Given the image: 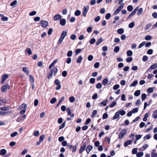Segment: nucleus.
Segmentation results:
<instances>
[{
    "mask_svg": "<svg viewBox=\"0 0 157 157\" xmlns=\"http://www.w3.org/2000/svg\"><path fill=\"white\" fill-rule=\"evenodd\" d=\"M10 88V86L7 83L6 84L1 87V91L2 92H5L6 91L7 89H9Z\"/></svg>",
    "mask_w": 157,
    "mask_h": 157,
    "instance_id": "f257e3e1",
    "label": "nucleus"
},
{
    "mask_svg": "<svg viewBox=\"0 0 157 157\" xmlns=\"http://www.w3.org/2000/svg\"><path fill=\"white\" fill-rule=\"evenodd\" d=\"M54 84L56 85L57 86L56 88L57 90H59L61 89V86L60 84V82L58 79H56L54 82Z\"/></svg>",
    "mask_w": 157,
    "mask_h": 157,
    "instance_id": "f03ea898",
    "label": "nucleus"
},
{
    "mask_svg": "<svg viewBox=\"0 0 157 157\" xmlns=\"http://www.w3.org/2000/svg\"><path fill=\"white\" fill-rule=\"evenodd\" d=\"M9 78L8 75L7 74H5L2 76L1 81L0 83L2 84L4 83L6 79Z\"/></svg>",
    "mask_w": 157,
    "mask_h": 157,
    "instance_id": "7ed1b4c3",
    "label": "nucleus"
},
{
    "mask_svg": "<svg viewBox=\"0 0 157 157\" xmlns=\"http://www.w3.org/2000/svg\"><path fill=\"white\" fill-rule=\"evenodd\" d=\"M50 72L51 73L53 74H54V76H55L56 75V73L58 71V69L57 67H56L55 66L53 67L52 68H51V69H50Z\"/></svg>",
    "mask_w": 157,
    "mask_h": 157,
    "instance_id": "20e7f679",
    "label": "nucleus"
},
{
    "mask_svg": "<svg viewBox=\"0 0 157 157\" xmlns=\"http://www.w3.org/2000/svg\"><path fill=\"white\" fill-rule=\"evenodd\" d=\"M127 132L126 130L125 129H123L122 130L120 133V134L119 136V138L121 139L126 134Z\"/></svg>",
    "mask_w": 157,
    "mask_h": 157,
    "instance_id": "39448f33",
    "label": "nucleus"
},
{
    "mask_svg": "<svg viewBox=\"0 0 157 157\" xmlns=\"http://www.w3.org/2000/svg\"><path fill=\"white\" fill-rule=\"evenodd\" d=\"M40 24L41 25V26L43 28H46L48 25V22L44 20L41 21L40 22Z\"/></svg>",
    "mask_w": 157,
    "mask_h": 157,
    "instance_id": "423d86ee",
    "label": "nucleus"
},
{
    "mask_svg": "<svg viewBox=\"0 0 157 157\" xmlns=\"http://www.w3.org/2000/svg\"><path fill=\"white\" fill-rule=\"evenodd\" d=\"M89 7L88 6L86 7L84 6L83 8V11H82V15L83 16L86 17V14L89 10Z\"/></svg>",
    "mask_w": 157,
    "mask_h": 157,
    "instance_id": "0eeeda50",
    "label": "nucleus"
},
{
    "mask_svg": "<svg viewBox=\"0 0 157 157\" xmlns=\"http://www.w3.org/2000/svg\"><path fill=\"white\" fill-rule=\"evenodd\" d=\"M86 146V142H84L83 145L81 147L79 150V153L81 154L84 151Z\"/></svg>",
    "mask_w": 157,
    "mask_h": 157,
    "instance_id": "6e6552de",
    "label": "nucleus"
},
{
    "mask_svg": "<svg viewBox=\"0 0 157 157\" xmlns=\"http://www.w3.org/2000/svg\"><path fill=\"white\" fill-rule=\"evenodd\" d=\"M138 8V7H137L130 14V15L128 17L127 20L130 19L131 17L135 15V14L136 13L137 11Z\"/></svg>",
    "mask_w": 157,
    "mask_h": 157,
    "instance_id": "1a4fd4ad",
    "label": "nucleus"
},
{
    "mask_svg": "<svg viewBox=\"0 0 157 157\" xmlns=\"http://www.w3.org/2000/svg\"><path fill=\"white\" fill-rule=\"evenodd\" d=\"M61 18L62 17L61 15L56 14L53 17V19L54 21H56L57 20H61Z\"/></svg>",
    "mask_w": 157,
    "mask_h": 157,
    "instance_id": "9d476101",
    "label": "nucleus"
},
{
    "mask_svg": "<svg viewBox=\"0 0 157 157\" xmlns=\"http://www.w3.org/2000/svg\"><path fill=\"white\" fill-rule=\"evenodd\" d=\"M93 148V147L92 146L89 145H88L86 149V151L88 153Z\"/></svg>",
    "mask_w": 157,
    "mask_h": 157,
    "instance_id": "9b49d317",
    "label": "nucleus"
},
{
    "mask_svg": "<svg viewBox=\"0 0 157 157\" xmlns=\"http://www.w3.org/2000/svg\"><path fill=\"white\" fill-rule=\"evenodd\" d=\"M7 153L6 150L5 149H2L0 150V155H3Z\"/></svg>",
    "mask_w": 157,
    "mask_h": 157,
    "instance_id": "f8f14e48",
    "label": "nucleus"
},
{
    "mask_svg": "<svg viewBox=\"0 0 157 157\" xmlns=\"http://www.w3.org/2000/svg\"><path fill=\"white\" fill-rule=\"evenodd\" d=\"M117 98H116L115 100L113 101L112 103L110 104L109 107L110 108H113L117 104V102L116 101H117Z\"/></svg>",
    "mask_w": 157,
    "mask_h": 157,
    "instance_id": "ddd939ff",
    "label": "nucleus"
},
{
    "mask_svg": "<svg viewBox=\"0 0 157 157\" xmlns=\"http://www.w3.org/2000/svg\"><path fill=\"white\" fill-rule=\"evenodd\" d=\"M66 23V21L65 19H61L60 21V24L62 26H64L65 25Z\"/></svg>",
    "mask_w": 157,
    "mask_h": 157,
    "instance_id": "4468645a",
    "label": "nucleus"
},
{
    "mask_svg": "<svg viewBox=\"0 0 157 157\" xmlns=\"http://www.w3.org/2000/svg\"><path fill=\"white\" fill-rule=\"evenodd\" d=\"M108 100L106 99L105 101H102L101 102L99 105H101V106H105L106 105V104L108 102Z\"/></svg>",
    "mask_w": 157,
    "mask_h": 157,
    "instance_id": "2eb2a0df",
    "label": "nucleus"
},
{
    "mask_svg": "<svg viewBox=\"0 0 157 157\" xmlns=\"http://www.w3.org/2000/svg\"><path fill=\"white\" fill-rule=\"evenodd\" d=\"M137 10V15L138 16H139L142 13L143 9L142 8H140Z\"/></svg>",
    "mask_w": 157,
    "mask_h": 157,
    "instance_id": "dca6fc26",
    "label": "nucleus"
},
{
    "mask_svg": "<svg viewBox=\"0 0 157 157\" xmlns=\"http://www.w3.org/2000/svg\"><path fill=\"white\" fill-rule=\"evenodd\" d=\"M10 107L9 106H5L2 107L0 108V109L2 111L8 110L10 109Z\"/></svg>",
    "mask_w": 157,
    "mask_h": 157,
    "instance_id": "f3484780",
    "label": "nucleus"
},
{
    "mask_svg": "<svg viewBox=\"0 0 157 157\" xmlns=\"http://www.w3.org/2000/svg\"><path fill=\"white\" fill-rule=\"evenodd\" d=\"M23 71L27 75H28L29 74V72L28 70L27 67H24L22 68Z\"/></svg>",
    "mask_w": 157,
    "mask_h": 157,
    "instance_id": "a211bd4d",
    "label": "nucleus"
},
{
    "mask_svg": "<svg viewBox=\"0 0 157 157\" xmlns=\"http://www.w3.org/2000/svg\"><path fill=\"white\" fill-rule=\"evenodd\" d=\"M57 60L56 59L54 60L49 66V68L51 69L52 67L54 66V65L57 62Z\"/></svg>",
    "mask_w": 157,
    "mask_h": 157,
    "instance_id": "6ab92c4d",
    "label": "nucleus"
},
{
    "mask_svg": "<svg viewBox=\"0 0 157 157\" xmlns=\"http://www.w3.org/2000/svg\"><path fill=\"white\" fill-rule=\"evenodd\" d=\"M67 34V32L65 31H63L62 32L60 37H61L64 39L65 36H66Z\"/></svg>",
    "mask_w": 157,
    "mask_h": 157,
    "instance_id": "aec40b11",
    "label": "nucleus"
},
{
    "mask_svg": "<svg viewBox=\"0 0 157 157\" xmlns=\"http://www.w3.org/2000/svg\"><path fill=\"white\" fill-rule=\"evenodd\" d=\"M140 94V90H136L134 93V95L135 96L137 97L139 96Z\"/></svg>",
    "mask_w": 157,
    "mask_h": 157,
    "instance_id": "412c9836",
    "label": "nucleus"
},
{
    "mask_svg": "<svg viewBox=\"0 0 157 157\" xmlns=\"http://www.w3.org/2000/svg\"><path fill=\"white\" fill-rule=\"evenodd\" d=\"M131 144V141L130 140H128L125 142L124 143V146L125 147H127L128 145Z\"/></svg>",
    "mask_w": 157,
    "mask_h": 157,
    "instance_id": "4be33fe9",
    "label": "nucleus"
},
{
    "mask_svg": "<svg viewBox=\"0 0 157 157\" xmlns=\"http://www.w3.org/2000/svg\"><path fill=\"white\" fill-rule=\"evenodd\" d=\"M119 112H117L114 116H113V119L115 120L117 118H118L119 117Z\"/></svg>",
    "mask_w": 157,
    "mask_h": 157,
    "instance_id": "5701e85b",
    "label": "nucleus"
},
{
    "mask_svg": "<svg viewBox=\"0 0 157 157\" xmlns=\"http://www.w3.org/2000/svg\"><path fill=\"white\" fill-rule=\"evenodd\" d=\"M152 116L155 119L157 118V109L153 111Z\"/></svg>",
    "mask_w": 157,
    "mask_h": 157,
    "instance_id": "b1692460",
    "label": "nucleus"
},
{
    "mask_svg": "<svg viewBox=\"0 0 157 157\" xmlns=\"http://www.w3.org/2000/svg\"><path fill=\"white\" fill-rule=\"evenodd\" d=\"M138 83V81L136 80L133 81L132 83L130 85V87L134 86Z\"/></svg>",
    "mask_w": 157,
    "mask_h": 157,
    "instance_id": "393cba45",
    "label": "nucleus"
},
{
    "mask_svg": "<svg viewBox=\"0 0 157 157\" xmlns=\"http://www.w3.org/2000/svg\"><path fill=\"white\" fill-rule=\"evenodd\" d=\"M117 33L120 34H123L124 32V30L122 28H120L117 30Z\"/></svg>",
    "mask_w": 157,
    "mask_h": 157,
    "instance_id": "a878e982",
    "label": "nucleus"
},
{
    "mask_svg": "<svg viewBox=\"0 0 157 157\" xmlns=\"http://www.w3.org/2000/svg\"><path fill=\"white\" fill-rule=\"evenodd\" d=\"M151 26V24L150 23H149L146 25L144 27V30H145L149 29Z\"/></svg>",
    "mask_w": 157,
    "mask_h": 157,
    "instance_id": "bb28decb",
    "label": "nucleus"
},
{
    "mask_svg": "<svg viewBox=\"0 0 157 157\" xmlns=\"http://www.w3.org/2000/svg\"><path fill=\"white\" fill-rule=\"evenodd\" d=\"M108 79L107 78H104L102 81V84L104 85H107L108 82Z\"/></svg>",
    "mask_w": 157,
    "mask_h": 157,
    "instance_id": "cd10ccee",
    "label": "nucleus"
},
{
    "mask_svg": "<svg viewBox=\"0 0 157 157\" xmlns=\"http://www.w3.org/2000/svg\"><path fill=\"white\" fill-rule=\"evenodd\" d=\"M126 54L128 56H130L132 55L133 53L131 50H129L127 51Z\"/></svg>",
    "mask_w": 157,
    "mask_h": 157,
    "instance_id": "c85d7f7f",
    "label": "nucleus"
},
{
    "mask_svg": "<svg viewBox=\"0 0 157 157\" xmlns=\"http://www.w3.org/2000/svg\"><path fill=\"white\" fill-rule=\"evenodd\" d=\"M133 9V7L132 5H128L127 7V10L129 12L132 11Z\"/></svg>",
    "mask_w": 157,
    "mask_h": 157,
    "instance_id": "c756f323",
    "label": "nucleus"
},
{
    "mask_svg": "<svg viewBox=\"0 0 157 157\" xmlns=\"http://www.w3.org/2000/svg\"><path fill=\"white\" fill-rule=\"evenodd\" d=\"M157 67V63H155L151 65L150 67V68L152 70L155 69Z\"/></svg>",
    "mask_w": 157,
    "mask_h": 157,
    "instance_id": "7c9ffc66",
    "label": "nucleus"
},
{
    "mask_svg": "<svg viewBox=\"0 0 157 157\" xmlns=\"http://www.w3.org/2000/svg\"><path fill=\"white\" fill-rule=\"evenodd\" d=\"M25 51L27 52L29 55H30L32 54V52L30 48H28L25 49Z\"/></svg>",
    "mask_w": 157,
    "mask_h": 157,
    "instance_id": "2f4dec72",
    "label": "nucleus"
},
{
    "mask_svg": "<svg viewBox=\"0 0 157 157\" xmlns=\"http://www.w3.org/2000/svg\"><path fill=\"white\" fill-rule=\"evenodd\" d=\"M82 59V57L81 56H79L77 59V62L78 63H80L81 62Z\"/></svg>",
    "mask_w": 157,
    "mask_h": 157,
    "instance_id": "473e14b6",
    "label": "nucleus"
},
{
    "mask_svg": "<svg viewBox=\"0 0 157 157\" xmlns=\"http://www.w3.org/2000/svg\"><path fill=\"white\" fill-rule=\"evenodd\" d=\"M27 105L26 104L23 103L19 107L20 109H25V108L26 107Z\"/></svg>",
    "mask_w": 157,
    "mask_h": 157,
    "instance_id": "72a5a7b5",
    "label": "nucleus"
},
{
    "mask_svg": "<svg viewBox=\"0 0 157 157\" xmlns=\"http://www.w3.org/2000/svg\"><path fill=\"white\" fill-rule=\"evenodd\" d=\"M150 135L149 134H147L143 138L144 140L145 141L147 139H149L150 138Z\"/></svg>",
    "mask_w": 157,
    "mask_h": 157,
    "instance_id": "f704fd0d",
    "label": "nucleus"
},
{
    "mask_svg": "<svg viewBox=\"0 0 157 157\" xmlns=\"http://www.w3.org/2000/svg\"><path fill=\"white\" fill-rule=\"evenodd\" d=\"M57 101V99L55 98H52L50 101V102L52 104H54Z\"/></svg>",
    "mask_w": 157,
    "mask_h": 157,
    "instance_id": "c9c22d12",
    "label": "nucleus"
},
{
    "mask_svg": "<svg viewBox=\"0 0 157 157\" xmlns=\"http://www.w3.org/2000/svg\"><path fill=\"white\" fill-rule=\"evenodd\" d=\"M29 78L31 82L32 83H33L34 82V79L33 77L31 75H29Z\"/></svg>",
    "mask_w": 157,
    "mask_h": 157,
    "instance_id": "e433bc0d",
    "label": "nucleus"
},
{
    "mask_svg": "<svg viewBox=\"0 0 157 157\" xmlns=\"http://www.w3.org/2000/svg\"><path fill=\"white\" fill-rule=\"evenodd\" d=\"M45 137V136L44 135L41 136L39 138V140L40 142H42Z\"/></svg>",
    "mask_w": 157,
    "mask_h": 157,
    "instance_id": "4c0bfd02",
    "label": "nucleus"
},
{
    "mask_svg": "<svg viewBox=\"0 0 157 157\" xmlns=\"http://www.w3.org/2000/svg\"><path fill=\"white\" fill-rule=\"evenodd\" d=\"M102 41H103V40H102V38H100L97 41L96 43V45H98Z\"/></svg>",
    "mask_w": 157,
    "mask_h": 157,
    "instance_id": "58836bf2",
    "label": "nucleus"
},
{
    "mask_svg": "<svg viewBox=\"0 0 157 157\" xmlns=\"http://www.w3.org/2000/svg\"><path fill=\"white\" fill-rule=\"evenodd\" d=\"M144 153L142 152H139L136 154L137 157H141L143 156Z\"/></svg>",
    "mask_w": 157,
    "mask_h": 157,
    "instance_id": "ea45409f",
    "label": "nucleus"
},
{
    "mask_svg": "<svg viewBox=\"0 0 157 157\" xmlns=\"http://www.w3.org/2000/svg\"><path fill=\"white\" fill-rule=\"evenodd\" d=\"M81 14V12L80 10H77L75 13V15L76 16H79Z\"/></svg>",
    "mask_w": 157,
    "mask_h": 157,
    "instance_id": "a19ab883",
    "label": "nucleus"
},
{
    "mask_svg": "<svg viewBox=\"0 0 157 157\" xmlns=\"http://www.w3.org/2000/svg\"><path fill=\"white\" fill-rule=\"evenodd\" d=\"M18 134V132H14L12 133L11 135L10 136L11 137H13L16 136Z\"/></svg>",
    "mask_w": 157,
    "mask_h": 157,
    "instance_id": "79ce46f5",
    "label": "nucleus"
},
{
    "mask_svg": "<svg viewBox=\"0 0 157 157\" xmlns=\"http://www.w3.org/2000/svg\"><path fill=\"white\" fill-rule=\"evenodd\" d=\"M120 50V48L119 46H116L114 48V52L116 53H117Z\"/></svg>",
    "mask_w": 157,
    "mask_h": 157,
    "instance_id": "37998d69",
    "label": "nucleus"
},
{
    "mask_svg": "<svg viewBox=\"0 0 157 157\" xmlns=\"http://www.w3.org/2000/svg\"><path fill=\"white\" fill-rule=\"evenodd\" d=\"M153 89L152 87H150L148 88L147 91L148 93H150L152 92L153 91Z\"/></svg>",
    "mask_w": 157,
    "mask_h": 157,
    "instance_id": "c03bdc74",
    "label": "nucleus"
},
{
    "mask_svg": "<svg viewBox=\"0 0 157 157\" xmlns=\"http://www.w3.org/2000/svg\"><path fill=\"white\" fill-rule=\"evenodd\" d=\"M69 101L71 102H73L75 101V98L74 96H71L69 98Z\"/></svg>",
    "mask_w": 157,
    "mask_h": 157,
    "instance_id": "a18cd8bd",
    "label": "nucleus"
},
{
    "mask_svg": "<svg viewBox=\"0 0 157 157\" xmlns=\"http://www.w3.org/2000/svg\"><path fill=\"white\" fill-rule=\"evenodd\" d=\"M39 134V132L38 131H34L33 133V135L35 136H37Z\"/></svg>",
    "mask_w": 157,
    "mask_h": 157,
    "instance_id": "49530a36",
    "label": "nucleus"
},
{
    "mask_svg": "<svg viewBox=\"0 0 157 157\" xmlns=\"http://www.w3.org/2000/svg\"><path fill=\"white\" fill-rule=\"evenodd\" d=\"M53 74L51 72H50V73H48L47 75V77L48 79H49L50 78H52L53 76Z\"/></svg>",
    "mask_w": 157,
    "mask_h": 157,
    "instance_id": "de8ad7c7",
    "label": "nucleus"
},
{
    "mask_svg": "<svg viewBox=\"0 0 157 157\" xmlns=\"http://www.w3.org/2000/svg\"><path fill=\"white\" fill-rule=\"evenodd\" d=\"M96 87L97 89H100L102 87V84L101 83H98L96 84Z\"/></svg>",
    "mask_w": 157,
    "mask_h": 157,
    "instance_id": "09e8293b",
    "label": "nucleus"
},
{
    "mask_svg": "<svg viewBox=\"0 0 157 157\" xmlns=\"http://www.w3.org/2000/svg\"><path fill=\"white\" fill-rule=\"evenodd\" d=\"M147 95L144 93L143 94L141 95V99L142 101L144 100L146 98Z\"/></svg>",
    "mask_w": 157,
    "mask_h": 157,
    "instance_id": "8fccbe9b",
    "label": "nucleus"
},
{
    "mask_svg": "<svg viewBox=\"0 0 157 157\" xmlns=\"http://www.w3.org/2000/svg\"><path fill=\"white\" fill-rule=\"evenodd\" d=\"M132 59H133L132 57H128L126 59V60L127 62L129 63L132 61Z\"/></svg>",
    "mask_w": 157,
    "mask_h": 157,
    "instance_id": "3c124183",
    "label": "nucleus"
},
{
    "mask_svg": "<svg viewBox=\"0 0 157 157\" xmlns=\"http://www.w3.org/2000/svg\"><path fill=\"white\" fill-rule=\"evenodd\" d=\"M95 41L96 40L95 39L92 38L90 40V43L91 44H93L95 43Z\"/></svg>",
    "mask_w": 157,
    "mask_h": 157,
    "instance_id": "603ef678",
    "label": "nucleus"
},
{
    "mask_svg": "<svg viewBox=\"0 0 157 157\" xmlns=\"http://www.w3.org/2000/svg\"><path fill=\"white\" fill-rule=\"evenodd\" d=\"M111 14L110 13H108L106 14L105 16V18L106 19H109L111 17Z\"/></svg>",
    "mask_w": 157,
    "mask_h": 157,
    "instance_id": "864d4df0",
    "label": "nucleus"
},
{
    "mask_svg": "<svg viewBox=\"0 0 157 157\" xmlns=\"http://www.w3.org/2000/svg\"><path fill=\"white\" fill-rule=\"evenodd\" d=\"M148 57L146 56H144L142 58V60L144 62H146L148 60Z\"/></svg>",
    "mask_w": 157,
    "mask_h": 157,
    "instance_id": "5fc2aeb1",
    "label": "nucleus"
},
{
    "mask_svg": "<svg viewBox=\"0 0 157 157\" xmlns=\"http://www.w3.org/2000/svg\"><path fill=\"white\" fill-rule=\"evenodd\" d=\"M118 112H119V114H120L121 116L124 115L126 113L125 111L124 110L120 111Z\"/></svg>",
    "mask_w": 157,
    "mask_h": 157,
    "instance_id": "6e6d98bb",
    "label": "nucleus"
},
{
    "mask_svg": "<svg viewBox=\"0 0 157 157\" xmlns=\"http://www.w3.org/2000/svg\"><path fill=\"white\" fill-rule=\"evenodd\" d=\"M95 78H91L90 79V83L93 84L95 83Z\"/></svg>",
    "mask_w": 157,
    "mask_h": 157,
    "instance_id": "4d7b16f0",
    "label": "nucleus"
},
{
    "mask_svg": "<svg viewBox=\"0 0 157 157\" xmlns=\"http://www.w3.org/2000/svg\"><path fill=\"white\" fill-rule=\"evenodd\" d=\"M97 111L96 110H93V111L92 112V114L91 115V117H94V116L96 115L97 113Z\"/></svg>",
    "mask_w": 157,
    "mask_h": 157,
    "instance_id": "13d9d810",
    "label": "nucleus"
},
{
    "mask_svg": "<svg viewBox=\"0 0 157 157\" xmlns=\"http://www.w3.org/2000/svg\"><path fill=\"white\" fill-rule=\"evenodd\" d=\"M83 49V48L80 49H77L75 50V53L76 54H77L79 53Z\"/></svg>",
    "mask_w": 157,
    "mask_h": 157,
    "instance_id": "bf43d9fd",
    "label": "nucleus"
},
{
    "mask_svg": "<svg viewBox=\"0 0 157 157\" xmlns=\"http://www.w3.org/2000/svg\"><path fill=\"white\" fill-rule=\"evenodd\" d=\"M100 63L99 62H96L94 65V67L95 68H97L99 66Z\"/></svg>",
    "mask_w": 157,
    "mask_h": 157,
    "instance_id": "052dcab7",
    "label": "nucleus"
},
{
    "mask_svg": "<svg viewBox=\"0 0 157 157\" xmlns=\"http://www.w3.org/2000/svg\"><path fill=\"white\" fill-rule=\"evenodd\" d=\"M17 3V1L14 0L10 4V6H13L16 5Z\"/></svg>",
    "mask_w": 157,
    "mask_h": 157,
    "instance_id": "680f3d73",
    "label": "nucleus"
},
{
    "mask_svg": "<svg viewBox=\"0 0 157 157\" xmlns=\"http://www.w3.org/2000/svg\"><path fill=\"white\" fill-rule=\"evenodd\" d=\"M124 6V3H122L120 6H119L117 9L120 11L121 10V9L123 8Z\"/></svg>",
    "mask_w": 157,
    "mask_h": 157,
    "instance_id": "e2e57ef3",
    "label": "nucleus"
},
{
    "mask_svg": "<svg viewBox=\"0 0 157 157\" xmlns=\"http://www.w3.org/2000/svg\"><path fill=\"white\" fill-rule=\"evenodd\" d=\"M124 6V3H122L120 6H119L117 9L120 11L121 10V9L123 8Z\"/></svg>",
    "mask_w": 157,
    "mask_h": 157,
    "instance_id": "0e129e2a",
    "label": "nucleus"
},
{
    "mask_svg": "<svg viewBox=\"0 0 157 157\" xmlns=\"http://www.w3.org/2000/svg\"><path fill=\"white\" fill-rule=\"evenodd\" d=\"M134 25H135V24H134V22H131V23H130L129 24L128 27L129 28H131L133 27L134 26Z\"/></svg>",
    "mask_w": 157,
    "mask_h": 157,
    "instance_id": "69168bd1",
    "label": "nucleus"
},
{
    "mask_svg": "<svg viewBox=\"0 0 157 157\" xmlns=\"http://www.w3.org/2000/svg\"><path fill=\"white\" fill-rule=\"evenodd\" d=\"M72 52L71 50H70L68 52L67 54V56L68 57H70L72 56Z\"/></svg>",
    "mask_w": 157,
    "mask_h": 157,
    "instance_id": "338daca9",
    "label": "nucleus"
},
{
    "mask_svg": "<svg viewBox=\"0 0 157 157\" xmlns=\"http://www.w3.org/2000/svg\"><path fill=\"white\" fill-rule=\"evenodd\" d=\"M36 11H33L29 13V15L30 16H34L36 14Z\"/></svg>",
    "mask_w": 157,
    "mask_h": 157,
    "instance_id": "774afa93",
    "label": "nucleus"
}]
</instances>
